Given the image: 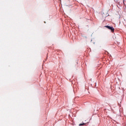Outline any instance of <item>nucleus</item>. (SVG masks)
Masks as SVG:
<instances>
[{
	"mask_svg": "<svg viewBox=\"0 0 126 126\" xmlns=\"http://www.w3.org/2000/svg\"><path fill=\"white\" fill-rule=\"evenodd\" d=\"M105 27L106 28H107L109 30H111V32H114V31H115V29H114V27H111V26H105Z\"/></svg>",
	"mask_w": 126,
	"mask_h": 126,
	"instance_id": "f257e3e1",
	"label": "nucleus"
},
{
	"mask_svg": "<svg viewBox=\"0 0 126 126\" xmlns=\"http://www.w3.org/2000/svg\"><path fill=\"white\" fill-rule=\"evenodd\" d=\"M85 125H86V123H83V124H80L79 125V126H85Z\"/></svg>",
	"mask_w": 126,
	"mask_h": 126,
	"instance_id": "f03ea898",
	"label": "nucleus"
}]
</instances>
